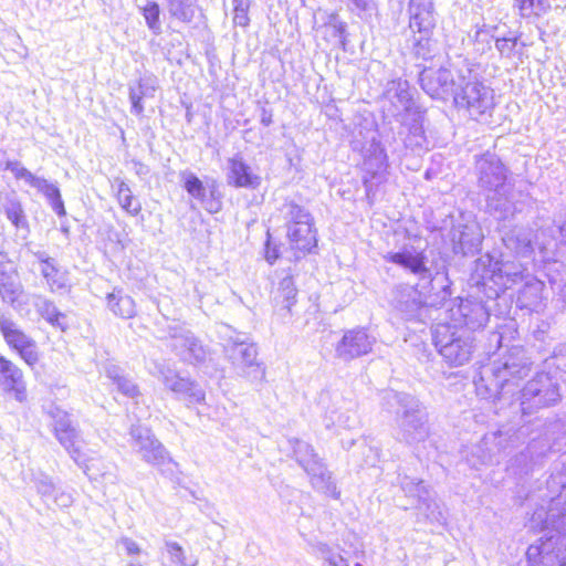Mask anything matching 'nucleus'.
<instances>
[{"mask_svg": "<svg viewBox=\"0 0 566 566\" xmlns=\"http://www.w3.org/2000/svg\"><path fill=\"white\" fill-rule=\"evenodd\" d=\"M533 360L522 347H512L484 370L476 388L480 395L497 400L514 397L520 381L532 370Z\"/></svg>", "mask_w": 566, "mask_h": 566, "instance_id": "1", "label": "nucleus"}, {"mask_svg": "<svg viewBox=\"0 0 566 566\" xmlns=\"http://www.w3.org/2000/svg\"><path fill=\"white\" fill-rule=\"evenodd\" d=\"M15 266L3 252H0V295L4 301L12 302L15 294Z\"/></svg>", "mask_w": 566, "mask_h": 566, "instance_id": "31", "label": "nucleus"}, {"mask_svg": "<svg viewBox=\"0 0 566 566\" xmlns=\"http://www.w3.org/2000/svg\"><path fill=\"white\" fill-rule=\"evenodd\" d=\"M41 273L52 292L66 289L67 274L54 259H41Z\"/></svg>", "mask_w": 566, "mask_h": 566, "instance_id": "33", "label": "nucleus"}, {"mask_svg": "<svg viewBox=\"0 0 566 566\" xmlns=\"http://www.w3.org/2000/svg\"><path fill=\"white\" fill-rule=\"evenodd\" d=\"M164 337L170 339L169 346L182 361L195 365L203 363L208 357L209 352L206 346L181 325H168Z\"/></svg>", "mask_w": 566, "mask_h": 566, "instance_id": "12", "label": "nucleus"}, {"mask_svg": "<svg viewBox=\"0 0 566 566\" xmlns=\"http://www.w3.org/2000/svg\"><path fill=\"white\" fill-rule=\"evenodd\" d=\"M133 165H134L135 172L139 176L147 175L149 172L148 166H146L145 164H143L140 161L133 160Z\"/></svg>", "mask_w": 566, "mask_h": 566, "instance_id": "60", "label": "nucleus"}, {"mask_svg": "<svg viewBox=\"0 0 566 566\" xmlns=\"http://www.w3.org/2000/svg\"><path fill=\"white\" fill-rule=\"evenodd\" d=\"M433 344L444 360L451 366L467 364L474 349V339L470 332L439 322L432 331Z\"/></svg>", "mask_w": 566, "mask_h": 566, "instance_id": "6", "label": "nucleus"}, {"mask_svg": "<svg viewBox=\"0 0 566 566\" xmlns=\"http://www.w3.org/2000/svg\"><path fill=\"white\" fill-rule=\"evenodd\" d=\"M409 28L420 34H430L437 25L433 0H409Z\"/></svg>", "mask_w": 566, "mask_h": 566, "instance_id": "18", "label": "nucleus"}, {"mask_svg": "<svg viewBox=\"0 0 566 566\" xmlns=\"http://www.w3.org/2000/svg\"><path fill=\"white\" fill-rule=\"evenodd\" d=\"M535 232L525 227H514L506 231L502 241L507 250L520 256H531L534 247Z\"/></svg>", "mask_w": 566, "mask_h": 566, "instance_id": "22", "label": "nucleus"}, {"mask_svg": "<svg viewBox=\"0 0 566 566\" xmlns=\"http://www.w3.org/2000/svg\"><path fill=\"white\" fill-rule=\"evenodd\" d=\"M323 554L324 560H326L329 566H348L345 558L338 554H334L329 549L323 551Z\"/></svg>", "mask_w": 566, "mask_h": 566, "instance_id": "55", "label": "nucleus"}, {"mask_svg": "<svg viewBox=\"0 0 566 566\" xmlns=\"http://www.w3.org/2000/svg\"><path fill=\"white\" fill-rule=\"evenodd\" d=\"M0 384L8 390L13 391L17 400L22 401L25 398V386L22 379V373L10 360L0 355Z\"/></svg>", "mask_w": 566, "mask_h": 566, "instance_id": "24", "label": "nucleus"}, {"mask_svg": "<svg viewBox=\"0 0 566 566\" xmlns=\"http://www.w3.org/2000/svg\"><path fill=\"white\" fill-rule=\"evenodd\" d=\"M475 176L479 188L486 197V207L499 219H507L516 212L513 185L509 181L507 168L492 153L475 159Z\"/></svg>", "mask_w": 566, "mask_h": 566, "instance_id": "2", "label": "nucleus"}, {"mask_svg": "<svg viewBox=\"0 0 566 566\" xmlns=\"http://www.w3.org/2000/svg\"><path fill=\"white\" fill-rule=\"evenodd\" d=\"M185 189L193 198L203 201L206 197V188L202 181L191 172L184 175Z\"/></svg>", "mask_w": 566, "mask_h": 566, "instance_id": "47", "label": "nucleus"}, {"mask_svg": "<svg viewBox=\"0 0 566 566\" xmlns=\"http://www.w3.org/2000/svg\"><path fill=\"white\" fill-rule=\"evenodd\" d=\"M515 46V41L511 39H497L495 41V48L502 55H510Z\"/></svg>", "mask_w": 566, "mask_h": 566, "instance_id": "53", "label": "nucleus"}, {"mask_svg": "<svg viewBox=\"0 0 566 566\" xmlns=\"http://www.w3.org/2000/svg\"><path fill=\"white\" fill-rule=\"evenodd\" d=\"M453 251L463 255L473 254L482 243V234L476 224H463L452 229Z\"/></svg>", "mask_w": 566, "mask_h": 566, "instance_id": "21", "label": "nucleus"}, {"mask_svg": "<svg viewBox=\"0 0 566 566\" xmlns=\"http://www.w3.org/2000/svg\"><path fill=\"white\" fill-rule=\"evenodd\" d=\"M290 444L293 449V454L296 462L302 467V469L307 473L311 469L323 463V460L315 453L313 447L302 440L291 439Z\"/></svg>", "mask_w": 566, "mask_h": 566, "instance_id": "35", "label": "nucleus"}, {"mask_svg": "<svg viewBox=\"0 0 566 566\" xmlns=\"http://www.w3.org/2000/svg\"><path fill=\"white\" fill-rule=\"evenodd\" d=\"M277 293L281 300V304L287 311L291 310V306L295 303L296 298V287L292 276H285L281 280L277 289Z\"/></svg>", "mask_w": 566, "mask_h": 566, "instance_id": "45", "label": "nucleus"}, {"mask_svg": "<svg viewBox=\"0 0 566 566\" xmlns=\"http://www.w3.org/2000/svg\"><path fill=\"white\" fill-rule=\"evenodd\" d=\"M233 3V23L239 27H248L250 18L248 15L250 0H232Z\"/></svg>", "mask_w": 566, "mask_h": 566, "instance_id": "48", "label": "nucleus"}, {"mask_svg": "<svg viewBox=\"0 0 566 566\" xmlns=\"http://www.w3.org/2000/svg\"><path fill=\"white\" fill-rule=\"evenodd\" d=\"M536 462L533 446H527L524 450L515 454L509 461L507 470L515 475L528 474Z\"/></svg>", "mask_w": 566, "mask_h": 566, "instance_id": "39", "label": "nucleus"}, {"mask_svg": "<svg viewBox=\"0 0 566 566\" xmlns=\"http://www.w3.org/2000/svg\"><path fill=\"white\" fill-rule=\"evenodd\" d=\"M166 549L169 556L170 566H185V552L176 542H166Z\"/></svg>", "mask_w": 566, "mask_h": 566, "instance_id": "49", "label": "nucleus"}, {"mask_svg": "<svg viewBox=\"0 0 566 566\" xmlns=\"http://www.w3.org/2000/svg\"><path fill=\"white\" fill-rule=\"evenodd\" d=\"M167 8L171 17L182 21L190 22L193 19L195 10L191 0H166Z\"/></svg>", "mask_w": 566, "mask_h": 566, "instance_id": "43", "label": "nucleus"}, {"mask_svg": "<svg viewBox=\"0 0 566 566\" xmlns=\"http://www.w3.org/2000/svg\"><path fill=\"white\" fill-rule=\"evenodd\" d=\"M356 8L360 10H367L369 8V4L371 0H350Z\"/></svg>", "mask_w": 566, "mask_h": 566, "instance_id": "62", "label": "nucleus"}, {"mask_svg": "<svg viewBox=\"0 0 566 566\" xmlns=\"http://www.w3.org/2000/svg\"><path fill=\"white\" fill-rule=\"evenodd\" d=\"M499 272L501 275H505L507 277V281L504 284H507L509 282L515 283L521 275L520 271L512 272L507 265L500 268Z\"/></svg>", "mask_w": 566, "mask_h": 566, "instance_id": "57", "label": "nucleus"}, {"mask_svg": "<svg viewBox=\"0 0 566 566\" xmlns=\"http://www.w3.org/2000/svg\"><path fill=\"white\" fill-rule=\"evenodd\" d=\"M105 374L113 381L117 390L128 398H137L140 395L138 386L128 378L123 370L116 365H107Z\"/></svg>", "mask_w": 566, "mask_h": 566, "instance_id": "37", "label": "nucleus"}, {"mask_svg": "<svg viewBox=\"0 0 566 566\" xmlns=\"http://www.w3.org/2000/svg\"><path fill=\"white\" fill-rule=\"evenodd\" d=\"M107 307L112 313L122 318H132L136 314L134 300L123 290L115 289L107 295Z\"/></svg>", "mask_w": 566, "mask_h": 566, "instance_id": "36", "label": "nucleus"}, {"mask_svg": "<svg viewBox=\"0 0 566 566\" xmlns=\"http://www.w3.org/2000/svg\"><path fill=\"white\" fill-rule=\"evenodd\" d=\"M116 198L120 207L130 216H137L142 210L140 202L133 196V192L125 181H118Z\"/></svg>", "mask_w": 566, "mask_h": 566, "instance_id": "42", "label": "nucleus"}, {"mask_svg": "<svg viewBox=\"0 0 566 566\" xmlns=\"http://www.w3.org/2000/svg\"><path fill=\"white\" fill-rule=\"evenodd\" d=\"M439 69L433 66H424L420 72L419 82L421 88L432 98L448 101L453 98L457 86L458 76L444 66V63L438 64Z\"/></svg>", "mask_w": 566, "mask_h": 566, "instance_id": "13", "label": "nucleus"}, {"mask_svg": "<svg viewBox=\"0 0 566 566\" xmlns=\"http://www.w3.org/2000/svg\"><path fill=\"white\" fill-rule=\"evenodd\" d=\"M46 412L53 420L54 434L59 442L90 479H97V474L92 472L96 460L86 458L80 450V434L69 413L57 406H51Z\"/></svg>", "mask_w": 566, "mask_h": 566, "instance_id": "8", "label": "nucleus"}, {"mask_svg": "<svg viewBox=\"0 0 566 566\" xmlns=\"http://www.w3.org/2000/svg\"><path fill=\"white\" fill-rule=\"evenodd\" d=\"M363 454L365 457V464L369 467H375L379 461L380 452L378 448L364 446Z\"/></svg>", "mask_w": 566, "mask_h": 566, "instance_id": "52", "label": "nucleus"}, {"mask_svg": "<svg viewBox=\"0 0 566 566\" xmlns=\"http://www.w3.org/2000/svg\"><path fill=\"white\" fill-rule=\"evenodd\" d=\"M206 209L209 211V212H217L219 209H220V203L219 202H214V201H211L207 205Z\"/></svg>", "mask_w": 566, "mask_h": 566, "instance_id": "64", "label": "nucleus"}, {"mask_svg": "<svg viewBox=\"0 0 566 566\" xmlns=\"http://www.w3.org/2000/svg\"><path fill=\"white\" fill-rule=\"evenodd\" d=\"M549 553V549L547 547V544H542L541 546H536V545H531L528 548H527V556L531 558L533 556H536V555H541V556H544V555H547Z\"/></svg>", "mask_w": 566, "mask_h": 566, "instance_id": "56", "label": "nucleus"}, {"mask_svg": "<svg viewBox=\"0 0 566 566\" xmlns=\"http://www.w3.org/2000/svg\"><path fill=\"white\" fill-rule=\"evenodd\" d=\"M446 315L449 321L444 323L468 332L483 327L489 321V313L484 305L472 300H460L457 304L452 302V306L446 310Z\"/></svg>", "mask_w": 566, "mask_h": 566, "instance_id": "14", "label": "nucleus"}, {"mask_svg": "<svg viewBox=\"0 0 566 566\" xmlns=\"http://www.w3.org/2000/svg\"><path fill=\"white\" fill-rule=\"evenodd\" d=\"M279 258L277 250L275 248L270 247V242H266L265 247V259L270 264H273L275 260Z\"/></svg>", "mask_w": 566, "mask_h": 566, "instance_id": "58", "label": "nucleus"}, {"mask_svg": "<svg viewBox=\"0 0 566 566\" xmlns=\"http://www.w3.org/2000/svg\"><path fill=\"white\" fill-rule=\"evenodd\" d=\"M384 406L397 415L398 439L408 444L423 442L430 434L427 415L421 410L420 402L411 395L386 391L382 396Z\"/></svg>", "mask_w": 566, "mask_h": 566, "instance_id": "3", "label": "nucleus"}, {"mask_svg": "<svg viewBox=\"0 0 566 566\" xmlns=\"http://www.w3.org/2000/svg\"><path fill=\"white\" fill-rule=\"evenodd\" d=\"M306 474L308 475L310 483L315 491L335 500L340 497V491L337 489L332 476V472L327 469L324 462L314 469H311Z\"/></svg>", "mask_w": 566, "mask_h": 566, "instance_id": "27", "label": "nucleus"}, {"mask_svg": "<svg viewBox=\"0 0 566 566\" xmlns=\"http://www.w3.org/2000/svg\"><path fill=\"white\" fill-rule=\"evenodd\" d=\"M417 510L430 523L444 525L447 522V513L442 505L436 501L431 492L417 505Z\"/></svg>", "mask_w": 566, "mask_h": 566, "instance_id": "38", "label": "nucleus"}, {"mask_svg": "<svg viewBox=\"0 0 566 566\" xmlns=\"http://www.w3.org/2000/svg\"><path fill=\"white\" fill-rule=\"evenodd\" d=\"M285 219L286 234L291 248L302 253L312 252L317 245L314 218L304 207L294 201L285 202L281 209Z\"/></svg>", "mask_w": 566, "mask_h": 566, "instance_id": "7", "label": "nucleus"}, {"mask_svg": "<svg viewBox=\"0 0 566 566\" xmlns=\"http://www.w3.org/2000/svg\"><path fill=\"white\" fill-rule=\"evenodd\" d=\"M375 342V337L370 336L365 328L348 329L335 345V356L343 361H352L369 354Z\"/></svg>", "mask_w": 566, "mask_h": 566, "instance_id": "16", "label": "nucleus"}, {"mask_svg": "<svg viewBox=\"0 0 566 566\" xmlns=\"http://www.w3.org/2000/svg\"><path fill=\"white\" fill-rule=\"evenodd\" d=\"M551 286L554 291H558V293L563 296L564 301H566V285L558 283L556 280H549Z\"/></svg>", "mask_w": 566, "mask_h": 566, "instance_id": "61", "label": "nucleus"}, {"mask_svg": "<svg viewBox=\"0 0 566 566\" xmlns=\"http://www.w3.org/2000/svg\"><path fill=\"white\" fill-rule=\"evenodd\" d=\"M385 96L390 103L387 107L388 115L395 117L402 126L408 127L406 145L422 147L426 138L421 125V113L412 98L408 82L401 78L388 82Z\"/></svg>", "mask_w": 566, "mask_h": 566, "instance_id": "4", "label": "nucleus"}, {"mask_svg": "<svg viewBox=\"0 0 566 566\" xmlns=\"http://www.w3.org/2000/svg\"><path fill=\"white\" fill-rule=\"evenodd\" d=\"M522 17H528L537 13V10H544V0H515Z\"/></svg>", "mask_w": 566, "mask_h": 566, "instance_id": "50", "label": "nucleus"}, {"mask_svg": "<svg viewBox=\"0 0 566 566\" xmlns=\"http://www.w3.org/2000/svg\"><path fill=\"white\" fill-rule=\"evenodd\" d=\"M334 28H335L336 32L338 33L339 38H343L344 33H345L346 24L343 22H337L334 25Z\"/></svg>", "mask_w": 566, "mask_h": 566, "instance_id": "63", "label": "nucleus"}, {"mask_svg": "<svg viewBox=\"0 0 566 566\" xmlns=\"http://www.w3.org/2000/svg\"><path fill=\"white\" fill-rule=\"evenodd\" d=\"M545 284L536 277H530L521 289L517 302L521 307L531 311H539L544 307L545 296L543 295Z\"/></svg>", "mask_w": 566, "mask_h": 566, "instance_id": "25", "label": "nucleus"}, {"mask_svg": "<svg viewBox=\"0 0 566 566\" xmlns=\"http://www.w3.org/2000/svg\"><path fill=\"white\" fill-rule=\"evenodd\" d=\"M0 331L7 343L20 354L28 365L33 366L35 364L34 346L32 342L17 328L15 324L4 316H1Z\"/></svg>", "mask_w": 566, "mask_h": 566, "instance_id": "19", "label": "nucleus"}, {"mask_svg": "<svg viewBox=\"0 0 566 566\" xmlns=\"http://www.w3.org/2000/svg\"><path fill=\"white\" fill-rule=\"evenodd\" d=\"M325 420L327 428L336 427L347 430L356 428L359 423L357 412L354 409H346L342 412L331 411Z\"/></svg>", "mask_w": 566, "mask_h": 566, "instance_id": "41", "label": "nucleus"}, {"mask_svg": "<svg viewBox=\"0 0 566 566\" xmlns=\"http://www.w3.org/2000/svg\"><path fill=\"white\" fill-rule=\"evenodd\" d=\"M412 52L418 60L429 62V66L444 63L448 57L447 54L441 52L438 42L430 38V34H420V36L415 40Z\"/></svg>", "mask_w": 566, "mask_h": 566, "instance_id": "26", "label": "nucleus"}, {"mask_svg": "<svg viewBox=\"0 0 566 566\" xmlns=\"http://www.w3.org/2000/svg\"><path fill=\"white\" fill-rule=\"evenodd\" d=\"M143 15L149 30L158 35L163 32L160 22V8L155 1H147L143 7Z\"/></svg>", "mask_w": 566, "mask_h": 566, "instance_id": "44", "label": "nucleus"}, {"mask_svg": "<svg viewBox=\"0 0 566 566\" xmlns=\"http://www.w3.org/2000/svg\"><path fill=\"white\" fill-rule=\"evenodd\" d=\"M159 374L163 384L175 394L181 396L188 403H201L205 401L206 395L203 389L189 378L180 377L174 370L165 367L159 368Z\"/></svg>", "mask_w": 566, "mask_h": 566, "instance_id": "17", "label": "nucleus"}, {"mask_svg": "<svg viewBox=\"0 0 566 566\" xmlns=\"http://www.w3.org/2000/svg\"><path fill=\"white\" fill-rule=\"evenodd\" d=\"M118 544L124 547L127 555H138L142 552L139 545L129 537H122Z\"/></svg>", "mask_w": 566, "mask_h": 566, "instance_id": "54", "label": "nucleus"}, {"mask_svg": "<svg viewBox=\"0 0 566 566\" xmlns=\"http://www.w3.org/2000/svg\"><path fill=\"white\" fill-rule=\"evenodd\" d=\"M398 480L405 495L417 499L418 504L431 492L422 480H417L408 475H399Z\"/></svg>", "mask_w": 566, "mask_h": 566, "instance_id": "40", "label": "nucleus"}, {"mask_svg": "<svg viewBox=\"0 0 566 566\" xmlns=\"http://www.w3.org/2000/svg\"><path fill=\"white\" fill-rule=\"evenodd\" d=\"M129 436L133 449L147 463L161 465L170 460L165 447L155 438L149 428L133 424Z\"/></svg>", "mask_w": 566, "mask_h": 566, "instance_id": "15", "label": "nucleus"}, {"mask_svg": "<svg viewBox=\"0 0 566 566\" xmlns=\"http://www.w3.org/2000/svg\"><path fill=\"white\" fill-rule=\"evenodd\" d=\"M40 313L52 326L65 329V315L59 312L52 303L45 302Z\"/></svg>", "mask_w": 566, "mask_h": 566, "instance_id": "46", "label": "nucleus"}, {"mask_svg": "<svg viewBox=\"0 0 566 566\" xmlns=\"http://www.w3.org/2000/svg\"><path fill=\"white\" fill-rule=\"evenodd\" d=\"M157 90V81L154 76L140 77L136 86H129V101L132 103V113L140 116L144 113L143 98L154 97Z\"/></svg>", "mask_w": 566, "mask_h": 566, "instance_id": "28", "label": "nucleus"}, {"mask_svg": "<svg viewBox=\"0 0 566 566\" xmlns=\"http://www.w3.org/2000/svg\"><path fill=\"white\" fill-rule=\"evenodd\" d=\"M517 394L523 413L553 406L560 399L559 385L547 373H537Z\"/></svg>", "mask_w": 566, "mask_h": 566, "instance_id": "9", "label": "nucleus"}, {"mask_svg": "<svg viewBox=\"0 0 566 566\" xmlns=\"http://www.w3.org/2000/svg\"><path fill=\"white\" fill-rule=\"evenodd\" d=\"M38 193L59 218L66 216L64 201L56 181L38 178Z\"/></svg>", "mask_w": 566, "mask_h": 566, "instance_id": "29", "label": "nucleus"}, {"mask_svg": "<svg viewBox=\"0 0 566 566\" xmlns=\"http://www.w3.org/2000/svg\"><path fill=\"white\" fill-rule=\"evenodd\" d=\"M386 259L417 275L422 276L429 272L424 264V256L420 252L403 250L396 253H389Z\"/></svg>", "mask_w": 566, "mask_h": 566, "instance_id": "30", "label": "nucleus"}, {"mask_svg": "<svg viewBox=\"0 0 566 566\" xmlns=\"http://www.w3.org/2000/svg\"><path fill=\"white\" fill-rule=\"evenodd\" d=\"M228 182L237 188L255 189L261 185V177L242 158L234 157L229 159Z\"/></svg>", "mask_w": 566, "mask_h": 566, "instance_id": "23", "label": "nucleus"}, {"mask_svg": "<svg viewBox=\"0 0 566 566\" xmlns=\"http://www.w3.org/2000/svg\"><path fill=\"white\" fill-rule=\"evenodd\" d=\"M224 353L239 376L252 381L264 379L265 369L258 361V350L254 344L239 337L230 338L224 344Z\"/></svg>", "mask_w": 566, "mask_h": 566, "instance_id": "10", "label": "nucleus"}, {"mask_svg": "<svg viewBox=\"0 0 566 566\" xmlns=\"http://www.w3.org/2000/svg\"><path fill=\"white\" fill-rule=\"evenodd\" d=\"M260 122L265 127L270 126L272 124V112L266 109L265 107H262L261 115H260Z\"/></svg>", "mask_w": 566, "mask_h": 566, "instance_id": "59", "label": "nucleus"}, {"mask_svg": "<svg viewBox=\"0 0 566 566\" xmlns=\"http://www.w3.org/2000/svg\"><path fill=\"white\" fill-rule=\"evenodd\" d=\"M502 433L491 432L483 436L480 442L473 446L467 455V460L472 468L488 464L493 455L502 449Z\"/></svg>", "mask_w": 566, "mask_h": 566, "instance_id": "20", "label": "nucleus"}, {"mask_svg": "<svg viewBox=\"0 0 566 566\" xmlns=\"http://www.w3.org/2000/svg\"><path fill=\"white\" fill-rule=\"evenodd\" d=\"M0 211H2L12 224L22 232V237L24 238L29 229L21 203L13 196H1Z\"/></svg>", "mask_w": 566, "mask_h": 566, "instance_id": "34", "label": "nucleus"}, {"mask_svg": "<svg viewBox=\"0 0 566 566\" xmlns=\"http://www.w3.org/2000/svg\"><path fill=\"white\" fill-rule=\"evenodd\" d=\"M38 493L41 494L48 506L69 507L73 502V496L70 492L57 489L48 478L38 482Z\"/></svg>", "mask_w": 566, "mask_h": 566, "instance_id": "32", "label": "nucleus"}, {"mask_svg": "<svg viewBox=\"0 0 566 566\" xmlns=\"http://www.w3.org/2000/svg\"><path fill=\"white\" fill-rule=\"evenodd\" d=\"M391 305L395 312L407 322L426 323L432 318L433 308L422 293L410 285H399L392 291Z\"/></svg>", "mask_w": 566, "mask_h": 566, "instance_id": "11", "label": "nucleus"}, {"mask_svg": "<svg viewBox=\"0 0 566 566\" xmlns=\"http://www.w3.org/2000/svg\"><path fill=\"white\" fill-rule=\"evenodd\" d=\"M458 108L465 109L471 118L490 116L495 106L494 92L472 73L470 69L458 72V86L453 96Z\"/></svg>", "mask_w": 566, "mask_h": 566, "instance_id": "5", "label": "nucleus"}, {"mask_svg": "<svg viewBox=\"0 0 566 566\" xmlns=\"http://www.w3.org/2000/svg\"><path fill=\"white\" fill-rule=\"evenodd\" d=\"M6 169L10 170L17 179H25L32 184L33 176L17 161H8Z\"/></svg>", "mask_w": 566, "mask_h": 566, "instance_id": "51", "label": "nucleus"}]
</instances>
